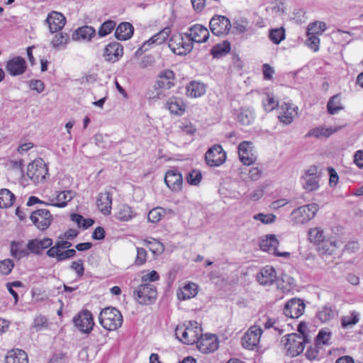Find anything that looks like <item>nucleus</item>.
<instances>
[{
    "instance_id": "e433bc0d",
    "label": "nucleus",
    "mask_w": 363,
    "mask_h": 363,
    "mask_svg": "<svg viewBox=\"0 0 363 363\" xmlns=\"http://www.w3.org/2000/svg\"><path fill=\"white\" fill-rule=\"evenodd\" d=\"M11 255L18 259H20L29 255L30 251L25 248L22 242L12 241L11 243Z\"/></svg>"
},
{
    "instance_id": "39448f33",
    "label": "nucleus",
    "mask_w": 363,
    "mask_h": 363,
    "mask_svg": "<svg viewBox=\"0 0 363 363\" xmlns=\"http://www.w3.org/2000/svg\"><path fill=\"white\" fill-rule=\"evenodd\" d=\"M169 47L174 54L178 55H186L193 48L192 42L186 33L172 35L169 41Z\"/></svg>"
},
{
    "instance_id": "423d86ee",
    "label": "nucleus",
    "mask_w": 363,
    "mask_h": 363,
    "mask_svg": "<svg viewBox=\"0 0 363 363\" xmlns=\"http://www.w3.org/2000/svg\"><path fill=\"white\" fill-rule=\"evenodd\" d=\"M318 211V206L316 203L305 205L294 209L291 213V218L294 223L303 224L313 219Z\"/></svg>"
},
{
    "instance_id": "e2e57ef3",
    "label": "nucleus",
    "mask_w": 363,
    "mask_h": 363,
    "mask_svg": "<svg viewBox=\"0 0 363 363\" xmlns=\"http://www.w3.org/2000/svg\"><path fill=\"white\" fill-rule=\"evenodd\" d=\"M147 251L143 247H137V256L135 259L134 264L137 266H141L146 262L147 260Z\"/></svg>"
},
{
    "instance_id": "4c0bfd02",
    "label": "nucleus",
    "mask_w": 363,
    "mask_h": 363,
    "mask_svg": "<svg viewBox=\"0 0 363 363\" xmlns=\"http://www.w3.org/2000/svg\"><path fill=\"white\" fill-rule=\"evenodd\" d=\"M16 197L14 194L7 189H2L0 190V208H7L11 206Z\"/></svg>"
},
{
    "instance_id": "412c9836",
    "label": "nucleus",
    "mask_w": 363,
    "mask_h": 363,
    "mask_svg": "<svg viewBox=\"0 0 363 363\" xmlns=\"http://www.w3.org/2000/svg\"><path fill=\"white\" fill-rule=\"evenodd\" d=\"M164 182L172 191H180L182 189V174L177 169L169 170L165 174Z\"/></svg>"
},
{
    "instance_id": "864d4df0",
    "label": "nucleus",
    "mask_w": 363,
    "mask_h": 363,
    "mask_svg": "<svg viewBox=\"0 0 363 363\" xmlns=\"http://www.w3.org/2000/svg\"><path fill=\"white\" fill-rule=\"evenodd\" d=\"M309 240L313 242L319 243L323 242L325 235L323 230L320 228H314L308 232Z\"/></svg>"
},
{
    "instance_id": "f8f14e48",
    "label": "nucleus",
    "mask_w": 363,
    "mask_h": 363,
    "mask_svg": "<svg viewBox=\"0 0 363 363\" xmlns=\"http://www.w3.org/2000/svg\"><path fill=\"white\" fill-rule=\"evenodd\" d=\"M225 159V152L220 145H213L205 154L206 162L211 167L221 165L224 163Z\"/></svg>"
},
{
    "instance_id": "58836bf2",
    "label": "nucleus",
    "mask_w": 363,
    "mask_h": 363,
    "mask_svg": "<svg viewBox=\"0 0 363 363\" xmlns=\"http://www.w3.org/2000/svg\"><path fill=\"white\" fill-rule=\"evenodd\" d=\"M254 111L250 108H241L238 114V120L243 125H249L254 120Z\"/></svg>"
},
{
    "instance_id": "5fc2aeb1",
    "label": "nucleus",
    "mask_w": 363,
    "mask_h": 363,
    "mask_svg": "<svg viewBox=\"0 0 363 363\" xmlns=\"http://www.w3.org/2000/svg\"><path fill=\"white\" fill-rule=\"evenodd\" d=\"M47 256L51 258H56L57 262H62L69 259L66 250L48 249L46 252Z\"/></svg>"
},
{
    "instance_id": "9d476101",
    "label": "nucleus",
    "mask_w": 363,
    "mask_h": 363,
    "mask_svg": "<svg viewBox=\"0 0 363 363\" xmlns=\"http://www.w3.org/2000/svg\"><path fill=\"white\" fill-rule=\"evenodd\" d=\"M279 242L275 235L269 234L260 238L259 247L263 251L273 254L278 257H289L290 253L287 252H279L277 247Z\"/></svg>"
},
{
    "instance_id": "680f3d73",
    "label": "nucleus",
    "mask_w": 363,
    "mask_h": 363,
    "mask_svg": "<svg viewBox=\"0 0 363 363\" xmlns=\"http://www.w3.org/2000/svg\"><path fill=\"white\" fill-rule=\"evenodd\" d=\"M14 267L13 262L10 259H4L0 262V273L4 275H8L11 273Z\"/></svg>"
},
{
    "instance_id": "4d7b16f0",
    "label": "nucleus",
    "mask_w": 363,
    "mask_h": 363,
    "mask_svg": "<svg viewBox=\"0 0 363 363\" xmlns=\"http://www.w3.org/2000/svg\"><path fill=\"white\" fill-rule=\"evenodd\" d=\"M263 106L267 111H272L278 106V101L275 100L274 96L267 94L266 99L263 101Z\"/></svg>"
},
{
    "instance_id": "c756f323",
    "label": "nucleus",
    "mask_w": 363,
    "mask_h": 363,
    "mask_svg": "<svg viewBox=\"0 0 363 363\" xmlns=\"http://www.w3.org/2000/svg\"><path fill=\"white\" fill-rule=\"evenodd\" d=\"M134 28L130 23H121L116 29L115 37L119 40H126L133 34Z\"/></svg>"
},
{
    "instance_id": "473e14b6",
    "label": "nucleus",
    "mask_w": 363,
    "mask_h": 363,
    "mask_svg": "<svg viewBox=\"0 0 363 363\" xmlns=\"http://www.w3.org/2000/svg\"><path fill=\"white\" fill-rule=\"evenodd\" d=\"M197 285L194 283L185 284L177 291V295L179 300H187L194 297L197 294Z\"/></svg>"
},
{
    "instance_id": "20e7f679",
    "label": "nucleus",
    "mask_w": 363,
    "mask_h": 363,
    "mask_svg": "<svg viewBox=\"0 0 363 363\" xmlns=\"http://www.w3.org/2000/svg\"><path fill=\"white\" fill-rule=\"evenodd\" d=\"M308 341L306 337L297 333L286 335L281 340L286 354L290 357H296L301 353L304 350L305 344Z\"/></svg>"
},
{
    "instance_id": "7ed1b4c3",
    "label": "nucleus",
    "mask_w": 363,
    "mask_h": 363,
    "mask_svg": "<svg viewBox=\"0 0 363 363\" xmlns=\"http://www.w3.org/2000/svg\"><path fill=\"white\" fill-rule=\"evenodd\" d=\"M101 326L108 330H115L123 323V316L121 312L114 307H107L103 309L99 317Z\"/></svg>"
},
{
    "instance_id": "c85d7f7f",
    "label": "nucleus",
    "mask_w": 363,
    "mask_h": 363,
    "mask_svg": "<svg viewBox=\"0 0 363 363\" xmlns=\"http://www.w3.org/2000/svg\"><path fill=\"white\" fill-rule=\"evenodd\" d=\"M115 218L123 222H127L136 216L135 211L128 204L122 203L118 206Z\"/></svg>"
},
{
    "instance_id": "338daca9",
    "label": "nucleus",
    "mask_w": 363,
    "mask_h": 363,
    "mask_svg": "<svg viewBox=\"0 0 363 363\" xmlns=\"http://www.w3.org/2000/svg\"><path fill=\"white\" fill-rule=\"evenodd\" d=\"M33 327L36 331L40 330L43 328L47 327V318L43 315L37 316L33 322Z\"/></svg>"
},
{
    "instance_id": "a18cd8bd",
    "label": "nucleus",
    "mask_w": 363,
    "mask_h": 363,
    "mask_svg": "<svg viewBox=\"0 0 363 363\" xmlns=\"http://www.w3.org/2000/svg\"><path fill=\"white\" fill-rule=\"evenodd\" d=\"M144 243L154 255H161L164 250L163 244L155 239L152 240H145Z\"/></svg>"
},
{
    "instance_id": "dca6fc26",
    "label": "nucleus",
    "mask_w": 363,
    "mask_h": 363,
    "mask_svg": "<svg viewBox=\"0 0 363 363\" xmlns=\"http://www.w3.org/2000/svg\"><path fill=\"white\" fill-rule=\"evenodd\" d=\"M238 154L240 161L245 165H250L257 160V157L254 153L252 143L249 141H243L239 144Z\"/></svg>"
},
{
    "instance_id": "4468645a",
    "label": "nucleus",
    "mask_w": 363,
    "mask_h": 363,
    "mask_svg": "<svg viewBox=\"0 0 363 363\" xmlns=\"http://www.w3.org/2000/svg\"><path fill=\"white\" fill-rule=\"evenodd\" d=\"M262 329L257 325L250 327L242 337V345L247 350H254L259 342Z\"/></svg>"
},
{
    "instance_id": "2f4dec72",
    "label": "nucleus",
    "mask_w": 363,
    "mask_h": 363,
    "mask_svg": "<svg viewBox=\"0 0 363 363\" xmlns=\"http://www.w3.org/2000/svg\"><path fill=\"white\" fill-rule=\"evenodd\" d=\"M6 363H28L26 352L20 349L9 351L6 356Z\"/></svg>"
},
{
    "instance_id": "69168bd1",
    "label": "nucleus",
    "mask_w": 363,
    "mask_h": 363,
    "mask_svg": "<svg viewBox=\"0 0 363 363\" xmlns=\"http://www.w3.org/2000/svg\"><path fill=\"white\" fill-rule=\"evenodd\" d=\"M97 79H98V75L96 73L89 72V73H86L84 76L80 77L78 79V82L81 84H92V83H94L95 82H96Z\"/></svg>"
},
{
    "instance_id": "c03bdc74",
    "label": "nucleus",
    "mask_w": 363,
    "mask_h": 363,
    "mask_svg": "<svg viewBox=\"0 0 363 363\" xmlns=\"http://www.w3.org/2000/svg\"><path fill=\"white\" fill-rule=\"evenodd\" d=\"M326 29V24L324 22L315 21L310 23L307 28V35H313L319 36Z\"/></svg>"
},
{
    "instance_id": "f3484780",
    "label": "nucleus",
    "mask_w": 363,
    "mask_h": 363,
    "mask_svg": "<svg viewBox=\"0 0 363 363\" xmlns=\"http://www.w3.org/2000/svg\"><path fill=\"white\" fill-rule=\"evenodd\" d=\"M305 304L300 298H292L289 300L285 305L284 313V314L291 318H298L304 312Z\"/></svg>"
},
{
    "instance_id": "0eeeda50",
    "label": "nucleus",
    "mask_w": 363,
    "mask_h": 363,
    "mask_svg": "<svg viewBox=\"0 0 363 363\" xmlns=\"http://www.w3.org/2000/svg\"><path fill=\"white\" fill-rule=\"evenodd\" d=\"M28 177L35 183L43 182L48 175V168L43 160H35L28 166Z\"/></svg>"
},
{
    "instance_id": "49530a36",
    "label": "nucleus",
    "mask_w": 363,
    "mask_h": 363,
    "mask_svg": "<svg viewBox=\"0 0 363 363\" xmlns=\"http://www.w3.org/2000/svg\"><path fill=\"white\" fill-rule=\"evenodd\" d=\"M164 215L165 209L162 207H157L150 211L147 215V219L149 222L156 223L159 222Z\"/></svg>"
},
{
    "instance_id": "393cba45",
    "label": "nucleus",
    "mask_w": 363,
    "mask_h": 363,
    "mask_svg": "<svg viewBox=\"0 0 363 363\" xmlns=\"http://www.w3.org/2000/svg\"><path fill=\"white\" fill-rule=\"evenodd\" d=\"M280 113L278 116L279 121L285 125L291 124L294 118L298 116V107L292 106L289 103H283L280 107Z\"/></svg>"
},
{
    "instance_id": "c9c22d12",
    "label": "nucleus",
    "mask_w": 363,
    "mask_h": 363,
    "mask_svg": "<svg viewBox=\"0 0 363 363\" xmlns=\"http://www.w3.org/2000/svg\"><path fill=\"white\" fill-rule=\"evenodd\" d=\"M74 196V193L72 191H60L56 196V203H51L50 205L58 208L65 207L68 202H69Z\"/></svg>"
},
{
    "instance_id": "2eb2a0df",
    "label": "nucleus",
    "mask_w": 363,
    "mask_h": 363,
    "mask_svg": "<svg viewBox=\"0 0 363 363\" xmlns=\"http://www.w3.org/2000/svg\"><path fill=\"white\" fill-rule=\"evenodd\" d=\"M197 347L202 353H210L216 351L218 347V338L215 335L206 334L200 336L196 342Z\"/></svg>"
},
{
    "instance_id": "052dcab7",
    "label": "nucleus",
    "mask_w": 363,
    "mask_h": 363,
    "mask_svg": "<svg viewBox=\"0 0 363 363\" xmlns=\"http://www.w3.org/2000/svg\"><path fill=\"white\" fill-rule=\"evenodd\" d=\"M331 333L326 330H320L316 337V342L318 345H328L330 340Z\"/></svg>"
},
{
    "instance_id": "13d9d810",
    "label": "nucleus",
    "mask_w": 363,
    "mask_h": 363,
    "mask_svg": "<svg viewBox=\"0 0 363 363\" xmlns=\"http://www.w3.org/2000/svg\"><path fill=\"white\" fill-rule=\"evenodd\" d=\"M253 218L259 220L264 224H271L275 221L276 216L274 214H264L262 213L254 215Z\"/></svg>"
},
{
    "instance_id": "8fccbe9b",
    "label": "nucleus",
    "mask_w": 363,
    "mask_h": 363,
    "mask_svg": "<svg viewBox=\"0 0 363 363\" xmlns=\"http://www.w3.org/2000/svg\"><path fill=\"white\" fill-rule=\"evenodd\" d=\"M337 248L335 242L326 241L323 242L318 247V251L321 255H331L335 253Z\"/></svg>"
},
{
    "instance_id": "ea45409f",
    "label": "nucleus",
    "mask_w": 363,
    "mask_h": 363,
    "mask_svg": "<svg viewBox=\"0 0 363 363\" xmlns=\"http://www.w3.org/2000/svg\"><path fill=\"white\" fill-rule=\"evenodd\" d=\"M337 315V311L330 306H324L318 312L316 317L322 322L327 323Z\"/></svg>"
},
{
    "instance_id": "a878e982",
    "label": "nucleus",
    "mask_w": 363,
    "mask_h": 363,
    "mask_svg": "<svg viewBox=\"0 0 363 363\" xmlns=\"http://www.w3.org/2000/svg\"><path fill=\"white\" fill-rule=\"evenodd\" d=\"M171 28L169 26L164 28L162 30L151 37L148 40L145 41L141 48L138 50L147 51L151 45H160L163 43L169 36Z\"/></svg>"
},
{
    "instance_id": "aec40b11",
    "label": "nucleus",
    "mask_w": 363,
    "mask_h": 363,
    "mask_svg": "<svg viewBox=\"0 0 363 363\" xmlns=\"http://www.w3.org/2000/svg\"><path fill=\"white\" fill-rule=\"evenodd\" d=\"M189 33H186L192 44L194 43H205L209 38V31L205 26L201 24H195L189 28Z\"/></svg>"
},
{
    "instance_id": "0e129e2a",
    "label": "nucleus",
    "mask_w": 363,
    "mask_h": 363,
    "mask_svg": "<svg viewBox=\"0 0 363 363\" xmlns=\"http://www.w3.org/2000/svg\"><path fill=\"white\" fill-rule=\"evenodd\" d=\"M306 45L308 48L315 52L319 50L320 39L317 35H307Z\"/></svg>"
},
{
    "instance_id": "ddd939ff",
    "label": "nucleus",
    "mask_w": 363,
    "mask_h": 363,
    "mask_svg": "<svg viewBox=\"0 0 363 363\" xmlns=\"http://www.w3.org/2000/svg\"><path fill=\"white\" fill-rule=\"evenodd\" d=\"M73 321L75 326L84 333H89L94 325L91 313L87 310L82 311L74 316Z\"/></svg>"
},
{
    "instance_id": "7c9ffc66",
    "label": "nucleus",
    "mask_w": 363,
    "mask_h": 363,
    "mask_svg": "<svg viewBox=\"0 0 363 363\" xmlns=\"http://www.w3.org/2000/svg\"><path fill=\"white\" fill-rule=\"evenodd\" d=\"M166 106L169 111L175 115L182 116L184 111L186 105L182 99L172 96L168 99Z\"/></svg>"
},
{
    "instance_id": "6e6d98bb",
    "label": "nucleus",
    "mask_w": 363,
    "mask_h": 363,
    "mask_svg": "<svg viewBox=\"0 0 363 363\" xmlns=\"http://www.w3.org/2000/svg\"><path fill=\"white\" fill-rule=\"evenodd\" d=\"M358 313L353 312L350 315L344 316L342 318V326L345 328L355 325L359 321Z\"/></svg>"
},
{
    "instance_id": "09e8293b",
    "label": "nucleus",
    "mask_w": 363,
    "mask_h": 363,
    "mask_svg": "<svg viewBox=\"0 0 363 363\" xmlns=\"http://www.w3.org/2000/svg\"><path fill=\"white\" fill-rule=\"evenodd\" d=\"M269 37L271 41L278 45L285 38V30L283 28L272 29Z\"/></svg>"
},
{
    "instance_id": "5701e85b",
    "label": "nucleus",
    "mask_w": 363,
    "mask_h": 363,
    "mask_svg": "<svg viewBox=\"0 0 363 363\" xmlns=\"http://www.w3.org/2000/svg\"><path fill=\"white\" fill-rule=\"evenodd\" d=\"M26 62L24 58L20 56L9 60L6 65V69L11 76L21 75L26 72Z\"/></svg>"
},
{
    "instance_id": "bb28decb",
    "label": "nucleus",
    "mask_w": 363,
    "mask_h": 363,
    "mask_svg": "<svg viewBox=\"0 0 363 363\" xmlns=\"http://www.w3.org/2000/svg\"><path fill=\"white\" fill-rule=\"evenodd\" d=\"M96 205L104 216L110 215L112 208V194L108 191L99 193L96 198Z\"/></svg>"
},
{
    "instance_id": "f03ea898",
    "label": "nucleus",
    "mask_w": 363,
    "mask_h": 363,
    "mask_svg": "<svg viewBox=\"0 0 363 363\" xmlns=\"http://www.w3.org/2000/svg\"><path fill=\"white\" fill-rule=\"evenodd\" d=\"M202 328L197 322L189 321L186 325H179L175 329L177 339L186 345H194L201 336Z\"/></svg>"
},
{
    "instance_id": "a211bd4d",
    "label": "nucleus",
    "mask_w": 363,
    "mask_h": 363,
    "mask_svg": "<svg viewBox=\"0 0 363 363\" xmlns=\"http://www.w3.org/2000/svg\"><path fill=\"white\" fill-rule=\"evenodd\" d=\"M123 55V47L118 42L108 44L104 50L103 56L106 61L114 63L118 62Z\"/></svg>"
},
{
    "instance_id": "79ce46f5",
    "label": "nucleus",
    "mask_w": 363,
    "mask_h": 363,
    "mask_svg": "<svg viewBox=\"0 0 363 363\" xmlns=\"http://www.w3.org/2000/svg\"><path fill=\"white\" fill-rule=\"evenodd\" d=\"M230 50V44L228 41H223L222 43L217 44L211 49V53L214 57H221Z\"/></svg>"
},
{
    "instance_id": "4be33fe9",
    "label": "nucleus",
    "mask_w": 363,
    "mask_h": 363,
    "mask_svg": "<svg viewBox=\"0 0 363 363\" xmlns=\"http://www.w3.org/2000/svg\"><path fill=\"white\" fill-rule=\"evenodd\" d=\"M45 23L48 25L50 31L53 33L62 30L66 23V18L57 11H52L45 19Z\"/></svg>"
},
{
    "instance_id": "6ab92c4d",
    "label": "nucleus",
    "mask_w": 363,
    "mask_h": 363,
    "mask_svg": "<svg viewBox=\"0 0 363 363\" xmlns=\"http://www.w3.org/2000/svg\"><path fill=\"white\" fill-rule=\"evenodd\" d=\"M256 279L260 285L271 286L277 280V272L274 267L266 266L257 274Z\"/></svg>"
},
{
    "instance_id": "72a5a7b5",
    "label": "nucleus",
    "mask_w": 363,
    "mask_h": 363,
    "mask_svg": "<svg viewBox=\"0 0 363 363\" xmlns=\"http://www.w3.org/2000/svg\"><path fill=\"white\" fill-rule=\"evenodd\" d=\"M95 29L89 26H84L79 28L72 35L74 40H83L89 41L95 35Z\"/></svg>"
},
{
    "instance_id": "bf43d9fd",
    "label": "nucleus",
    "mask_w": 363,
    "mask_h": 363,
    "mask_svg": "<svg viewBox=\"0 0 363 363\" xmlns=\"http://www.w3.org/2000/svg\"><path fill=\"white\" fill-rule=\"evenodd\" d=\"M248 22L245 18L235 20L233 22V28L238 33H243L247 30Z\"/></svg>"
},
{
    "instance_id": "de8ad7c7",
    "label": "nucleus",
    "mask_w": 363,
    "mask_h": 363,
    "mask_svg": "<svg viewBox=\"0 0 363 363\" xmlns=\"http://www.w3.org/2000/svg\"><path fill=\"white\" fill-rule=\"evenodd\" d=\"M69 40V35L65 33H60L59 34H56L53 39L51 41V44L55 48H60V47H64L68 43Z\"/></svg>"
},
{
    "instance_id": "b1692460",
    "label": "nucleus",
    "mask_w": 363,
    "mask_h": 363,
    "mask_svg": "<svg viewBox=\"0 0 363 363\" xmlns=\"http://www.w3.org/2000/svg\"><path fill=\"white\" fill-rule=\"evenodd\" d=\"M52 244L53 241L51 238H36L29 240L27 244V247L30 252L35 255H40L42 254L44 250L50 249V247H52Z\"/></svg>"
},
{
    "instance_id": "f704fd0d",
    "label": "nucleus",
    "mask_w": 363,
    "mask_h": 363,
    "mask_svg": "<svg viewBox=\"0 0 363 363\" xmlns=\"http://www.w3.org/2000/svg\"><path fill=\"white\" fill-rule=\"evenodd\" d=\"M206 92V86L203 83L193 81L186 86V94L192 98L199 97Z\"/></svg>"
},
{
    "instance_id": "cd10ccee",
    "label": "nucleus",
    "mask_w": 363,
    "mask_h": 363,
    "mask_svg": "<svg viewBox=\"0 0 363 363\" xmlns=\"http://www.w3.org/2000/svg\"><path fill=\"white\" fill-rule=\"evenodd\" d=\"M342 126H334L325 128L324 126H319L311 129L305 135L306 138L314 137L315 138H328L332 134L339 131Z\"/></svg>"
},
{
    "instance_id": "6e6552de",
    "label": "nucleus",
    "mask_w": 363,
    "mask_h": 363,
    "mask_svg": "<svg viewBox=\"0 0 363 363\" xmlns=\"http://www.w3.org/2000/svg\"><path fill=\"white\" fill-rule=\"evenodd\" d=\"M134 295L138 303L148 305L155 301L157 293L154 285L143 283L134 291Z\"/></svg>"
},
{
    "instance_id": "a19ab883",
    "label": "nucleus",
    "mask_w": 363,
    "mask_h": 363,
    "mask_svg": "<svg viewBox=\"0 0 363 363\" xmlns=\"http://www.w3.org/2000/svg\"><path fill=\"white\" fill-rule=\"evenodd\" d=\"M301 179L303 189L308 191H315L319 188V177L303 176Z\"/></svg>"
},
{
    "instance_id": "603ef678",
    "label": "nucleus",
    "mask_w": 363,
    "mask_h": 363,
    "mask_svg": "<svg viewBox=\"0 0 363 363\" xmlns=\"http://www.w3.org/2000/svg\"><path fill=\"white\" fill-rule=\"evenodd\" d=\"M186 179L190 185L197 186L202 179L201 172L199 170L193 169L187 174Z\"/></svg>"
},
{
    "instance_id": "37998d69",
    "label": "nucleus",
    "mask_w": 363,
    "mask_h": 363,
    "mask_svg": "<svg viewBox=\"0 0 363 363\" xmlns=\"http://www.w3.org/2000/svg\"><path fill=\"white\" fill-rule=\"evenodd\" d=\"M327 108L328 113L331 115L337 113L339 111L343 108L338 95H335L330 99L327 104Z\"/></svg>"
},
{
    "instance_id": "9b49d317",
    "label": "nucleus",
    "mask_w": 363,
    "mask_h": 363,
    "mask_svg": "<svg viewBox=\"0 0 363 363\" xmlns=\"http://www.w3.org/2000/svg\"><path fill=\"white\" fill-rule=\"evenodd\" d=\"M30 218L33 225L40 230L48 229L52 222V216L47 209H38L33 211Z\"/></svg>"
},
{
    "instance_id": "1a4fd4ad",
    "label": "nucleus",
    "mask_w": 363,
    "mask_h": 363,
    "mask_svg": "<svg viewBox=\"0 0 363 363\" xmlns=\"http://www.w3.org/2000/svg\"><path fill=\"white\" fill-rule=\"evenodd\" d=\"M209 26L214 35L220 36L228 34L232 24L227 17L216 15L211 19Z\"/></svg>"
},
{
    "instance_id": "3c124183",
    "label": "nucleus",
    "mask_w": 363,
    "mask_h": 363,
    "mask_svg": "<svg viewBox=\"0 0 363 363\" xmlns=\"http://www.w3.org/2000/svg\"><path fill=\"white\" fill-rule=\"evenodd\" d=\"M116 23L114 21L108 20L100 26L98 34L100 37H104L111 33L116 28Z\"/></svg>"
},
{
    "instance_id": "f257e3e1",
    "label": "nucleus",
    "mask_w": 363,
    "mask_h": 363,
    "mask_svg": "<svg viewBox=\"0 0 363 363\" xmlns=\"http://www.w3.org/2000/svg\"><path fill=\"white\" fill-rule=\"evenodd\" d=\"M175 74L170 69H165L161 72L157 78L154 86V91H148L147 97L152 99L164 98L167 96L166 91L174 86Z\"/></svg>"
},
{
    "instance_id": "774afa93",
    "label": "nucleus",
    "mask_w": 363,
    "mask_h": 363,
    "mask_svg": "<svg viewBox=\"0 0 363 363\" xmlns=\"http://www.w3.org/2000/svg\"><path fill=\"white\" fill-rule=\"evenodd\" d=\"M29 86L31 89L35 90L38 93H41L44 91L45 84L41 80L33 79L29 83Z\"/></svg>"
}]
</instances>
